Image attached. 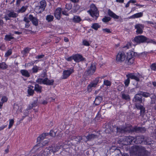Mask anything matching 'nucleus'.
Wrapping results in <instances>:
<instances>
[{"instance_id":"nucleus-47","label":"nucleus","mask_w":156,"mask_h":156,"mask_svg":"<svg viewBox=\"0 0 156 156\" xmlns=\"http://www.w3.org/2000/svg\"><path fill=\"white\" fill-rule=\"evenodd\" d=\"M12 53V50L11 49H9L5 53V57H8L11 55Z\"/></svg>"},{"instance_id":"nucleus-27","label":"nucleus","mask_w":156,"mask_h":156,"mask_svg":"<svg viewBox=\"0 0 156 156\" xmlns=\"http://www.w3.org/2000/svg\"><path fill=\"white\" fill-rule=\"evenodd\" d=\"M9 13L7 14V15L9 17L11 18H16L18 16V14L15 13L13 11H9Z\"/></svg>"},{"instance_id":"nucleus-28","label":"nucleus","mask_w":156,"mask_h":156,"mask_svg":"<svg viewBox=\"0 0 156 156\" xmlns=\"http://www.w3.org/2000/svg\"><path fill=\"white\" fill-rule=\"evenodd\" d=\"M143 15V13L142 12H140L136 14H135L129 17V19L135 18H139L142 16Z\"/></svg>"},{"instance_id":"nucleus-62","label":"nucleus","mask_w":156,"mask_h":156,"mask_svg":"<svg viewBox=\"0 0 156 156\" xmlns=\"http://www.w3.org/2000/svg\"><path fill=\"white\" fill-rule=\"evenodd\" d=\"M102 30L104 32H106L107 33H110L111 32L110 29L107 28L103 29H102Z\"/></svg>"},{"instance_id":"nucleus-50","label":"nucleus","mask_w":156,"mask_h":156,"mask_svg":"<svg viewBox=\"0 0 156 156\" xmlns=\"http://www.w3.org/2000/svg\"><path fill=\"white\" fill-rule=\"evenodd\" d=\"M100 78V77H98L95 78V80H94L93 82L95 83L96 85L98 84V83L100 82V81L99 79Z\"/></svg>"},{"instance_id":"nucleus-7","label":"nucleus","mask_w":156,"mask_h":156,"mask_svg":"<svg viewBox=\"0 0 156 156\" xmlns=\"http://www.w3.org/2000/svg\"><path fill=\"white\" fill-rule=\"evenodd\" d=\"M96 67L94 63L91 64L90 66L88 67L86 71V75L87 76H91L95 72Z\"/></svg>"},{"instance_id":"nucleus-42","label":"nucleus","mask_w":156,"mask_h":156,"mask_svg":"<svg viewBox=\"0 0 156 156\" xmlns=\"http://www.w3.org/2000/svg\"><path fill=\"white\" fill-rule=\"evenodd\" d=\"M111 18L110 17L105 16L102 20V21L104 23H106L109 22L111 20Z\"/></svg>"},{"instance_id":"nucleus-55","label":"nucleus","mask_w":156,"mask_h":156,"mask_svg":"<svg viewBox=\"0 0 156 156\" xmlns=\"http://www.w3.org/2000/svg\"><path fill=\"white\" fill-rule=\"evenodd\" d=\"M28 93L30 95H32L34 93V90L33 89H28L27 90Z\"/></svg>"},{"instance_id":"nucleus-35","label":"nucleus","mask_w":156,"mask_h":156,"mask_svg":"<svg viewBox=\"0 0 156 156\" xmlns=\"http://www.w3.org/2000/svg\"><path fill=\"white\" fill-rule=\"evenodd\" d=\"M46 5V2L45 0H42L40 2L39 5L43 9H45Z\"/></svg>"},{"instance_id":"nucleus-13","label":"nucleus","mask_w":156,"mask_h":156,"mask_svg":"<svg viewBox=\"0 0 156 156\" xmlns=\"http://www.w3.org/2000/svg\"><path fill=\"white\" fill-rule=\"evenodd\" d=\"M29 18L34 25L36 27L38 26L39 20L37 17L33 16L31 14H30L29 15Z\"/></svg>"},{"instance_id":"nucleus-8","label":"nucleus","mask_w":156,"mask_h":156,"mask_svg":"<svg viewBox=\"0 0 156 156\" xmlns=\"http://www.w3.org/2000/svg\"><path fill=\"white\" fill-rule=\"evenodd\" d=\"M135 137L131 136H126L123 139L124 144L125 145L131 144L133 142L134 143Z\"/></svg>"},{"instance_id":"nucleus-20","label":"nucleus","mask_w":156,"mask_h":156,"mask_svg":"<svg viewBox=\"0 0 156 156\" xmlns=\"http://www.w3.org/2000/svg\"><path fill=\"white\" fill-rule=\"evenodd\" d=\"M48 133H44L42 134L41 135H40L37 138V141L38 142H40L42 140H43L45 138V137L47 136L48 135ZM41 144L40 143H39L37 145L35 146V147L40 146Z\"/></svg>"},{"instance_id":"nucleus-14","label":"nucleus","mask_w":156,"mask_h":156,"mask_svg":"<svg viewBox=\"0 0 156 156\" xmlns=\"http://www.w3.org/2000/svg\"><path fill=\"white\" fill-rule=\"evenodd\" d=\"M145 137L143 135L136 136L135 138L134 143L137 144H141L144 141Z\"/></svg>"},{"instance_id":"nucleus-58","label":"nucleus","mask_w":156,"mask_h":156,"mask_svg":"<svg viewBox=\"0 0 156 156\" xmlns=\"http://www.w3.org/2000/svg\"><path fill=\"white\" fill-rule=\"evenodd\" d=\"M49 135L51 136L54 137L56 135V133L53 130H51L50 131L49 133Z\"/></svg>"},{"instance_id":"nucleus-31","label":"nucleus","mask_w":156,"mask_h":156,"mask_svg":"<svg viewBox=\"0 0 156 156\" xmlns=\"http://www.w3.org/2000/svg\"><path fill=\"white\" fill-rule=\"evenodd\" d=\"M97 85L93 82H91L89 84L87 87V90L88 92H91L92 90V87H96Z\"/></svg>"},{"instance_id":"nucleus-17","label":"nucleus","mask_w":156,"mask_h":156,"mask_svg":"<svg viewBox=\"0 0 156 156\" xmlns=\"http://www.w3.org/2000/svg\"><path fill=\"white\" fill-rule=\"evenodd\" d=\"M135 52L133 51H130L128 53V65H131L133 63V58Z\"/></svg>"},{"instance_id":"nucleus-10","label":"nucleus","mask_w":156,"mask_h":156,"mask_svg":"<svg viewBox=\"0 0 156 156\" xmlns=\"http://www.w3.org/2000/svg\"><path fill=\"white\" fill-rule=\"evenodd\" d=\"M134 27L136 29V33L137 34H141L143 33L144 27L143 24L140 23L137 24L135 25Z\"/></svg>"},{"instance_id":"nucleus-26","label":"nucleus","mask_w":156,"mask_h":156,"mask_svg":"<svg viewBox=\"0 0 156 156\" xmlns=\"http://www.w3.org/2000/svg\"><path fill=\"white\" fill-rule=\"evenodd\" d=\"M20 72L22 76L26 77H29L30 76V75L29 73L27 70H21L20 71Z\"/></svg>"},{"instance_id":"nucleus-32","label":"nucleus","mask_w":156,"mask_h":156,"mask_svg":"<svg viewBox=\"0 0 156 156\" xmlns=\"http://www.w3.org/2000/svg\"><path fill=\"white\" fill-rule=\"evenodd\" d=\"M60 149V148L59 146L57 145H54L52 146V148L50 150V151L54 153L58 151Z\"/></svg>"},{"instance_id":"nucleus-34","label":"nucleus","mask_w":156,"mask_h":156,"mask_svg":"<svg viewBox=\"0 0 156 156\" xmlns=\"http://www.w3.org/2000/svg\"><path fill=\"white\" fill-rule=\"evenodd\" d=\"M41 68L39 67H38L37 66H34L32 68V73H37L39 70H41Z\"/></svg>"},{"instance_id":"nucleus-61","label":"nucleus","mask_w":156,"mask_h":156,"mask_svg":"<svg viewBox=\"0 0 156 156\" xmlns=\"http://www.w3.org/2000/svg\"><path fill=\"white\" fill-rule=\"evenodd\" d=\"M145 112V108L143 106L140 110V113L141 115L144 114Z\"/></svg>"},{"instance_id":"nucleus-16","label":"nucleus","mask_w":156,"mask_h":156,"mask_svg":"<svg viewBox=\"0 0 156 156\" xmlns=\"http://www.w3.org/2000/svg\"><path fill=\"white\" fill-rule=\"evenodd\" d=\"M74 61L76 62H80L85 60V58L80 54H76L74 55Z\"/></svg>"},{"instance_id":"nucleus-49","label":"nucleus","mask_w":156,"mask_h":156,"mask_svg":"<svg viewBox=\"0 0 156 156\" xmlns=\"http://www.w3.org/2000/svg\"><path fill=\"white\" fill-rule=\"evenodd\" d=\"M130 83V79L127 78L126 80H125L124 84L125 86L126 87H128Z\"/></svg>"},{"instance_id":"nucleus-29","label":"nucleus","mask_w":156,"mask_h":156,"mask_svg":"<svg viewBox=\"0 0 156 156\" xmlns=\"http://www.w3.org/2000/svg\"><path fill=\"white\" fill-rule=\"evenodd\" d=\"M42 87L40 86L38 84H35L34 87V90L38 93H41V92Z\"/></svg>"},{"instance_id":"nucleus-45","label":"nucleus","mask_w":156,"mask_h":156,"mask_svg":"<svg viewBox=\"0 0 156 156\" xmlns=\"http://www.w3.org/2000/svg\"><path fill=\"white\" fill-rule=\"evenodd\" d=\"M74 55H72L70 56H69L68 58H65V59L68 62H71L73 60H74Z\"/></svg>"},{"instance_id":"nucleus-18","label":"nucleus","mask_w":156,"mask_h":156,"mask_svg":"<svg viewBox=\"0 0 156 156\" xmlns=\"http://www.w3.org/2000/svg\"><path fill=\"white\" fill-rule=\"evenodd\" d=\"M62 8L58 7L57 8L54 13V15L55 18L59 20L61 18V15L62 12Z\"/></svg>"},{"instance_id":"nucleus-36","label":"nucleus","mask_w":156,"mask_h":156,"mask_svg":"<svg viewBox=\"0 0 156 156\" xmlns=\"http://www.w3.org/2000/svg\"><path fill=\"white\" fill-rule=\"evenodd\" d=\"M8 67V65L5 62L0 63V70H5Z\"/></svg>"},{"instance_id":"nucleus-9","label":"nucleus","mask_w":156,"mask_h":156,"mask_svg":"<svg viewBox=\"0 0 156 156\" xmlns=\"http://www.w3.org/2000/svg\"><path fill=\"white\" fill-rule=\"evenodd\" d=\"M125 58V55L123 51H120L116 55V61L118 62H121L123 61Z\"/></svg>"},{"instance_id":"nucleus-23","label":"nucleus","mask_w":156,"mask_h":156,"mask_svg":"<svg viewBox=\"0 0 156 156\" xmlns=\"http://www.w3.org/2000/svg\"><path fill=\"white\" fill-rule=\"evenodd\" d=\"M113 149L115 150V151L118 153V154L116 155V156H129L128 154L123 153L122 154L119 149L117 148V147H112Z\"/></svg>"},{"instance_id":"nucleus-60","label":"nucleus","mask_w":156,"mask_h":156,"mask_svg":"<svg viewBox=\"0 0 156 156\" xmlns=\"http://www.w3.org/2000/svg\"><path fill=\"white\" fill-rule=\"evenodd\" d=\"M23 21L26 23H29L30 20H29V17L28 18L27 17H24L23 18Z\"/></svg>"},{"instance_id":"nucleus-21","label":"nucleus","mask_w":156,"mask_h":156,"mask_svg":"<svg viewBox=\"0 0 156 156\" xmlns=\"http://www.w3.org/2000/svg\"><path fill=\"white\" fill-rule=\"evenodd\" d=\"M99 136V134H88L87 136H85L87 141H90L98 138Z\"/></svg>"},{"instance_id":"nucleus-46","label":"nucleus","mask_w":156,"mask_h":156,"mask_svg":"<svg viewBox=\"0 0 156 156\" xmlns=\"http://www.w3.org/2000/svg\"><path fill=\"white\" fill-rule=\"evenodd\" d=\"M27 9V8L24 6H23L19 10V11H18V12H21L23 13L25 12L26 10Z\"/></svg>"},{"instance_id":"nucleus-51","label":"nucleus","mask_w":156,"mask_h":156,"mask_svg":"<svg viewBox=\"0 0 156 156\" xmlns=\"http://www.w3.org/2000/svg\"><path fill=\"white\" fill-rule=\"evenodd\" d=\"M140 104H135L136 108L139 110H140L143 106V105H140Z\"/></svg>"},{"instance_id":"nucleus-64","label":"nucleus","mask_w":156,"mask_h":156,"mask_svg":"<svg viewBox=\"0 0 156 156\" xmlns=\"http://www.w3.org/2000/svg\"><path fill=\"white\" fill-rule=\"evenodd\" d=\"M131 47V43L130 42H128L126 46L125 47V48H127L128 49L130 47Z\"/></svg>"},{"instance_id":"nucleus-44","label":"nucleus","mask_w":156,"mask_h":156,"mask_svg":"<svg viewBox=\"0 0 156 156\" xmlns=\"http://www.w3.org/2000/svg\"><path fill=\"white\" fill-rule=\"evenodd\" d=\"M72 7V5L71 3L66 4V8L68 10H69Z\"/></svg>"},{"instance_id":"nucleus-59","label":"nucleus","mask_w":156,"mask_h":156,"mask_svg":"<svg viewBox=\"0 0 156 156\" xmlns=\"http://www.w3.org/2000/svg\"><path fill=\"white\" fill-rule=\"evenodd\" d=\"M44 55L43 54H42L41 55L36 56L35 57V58L36 59H39L43 58L44 57Z\"/></svg>"},{"instance_id":"nucleus-4","label":"nucleus","mask_w":156,"mask_h":156,"mask_svg":"<svg viewBox=\"0 0 156 156\" xmlns=\"http://www.w3.org/2000/svg\"><path fill=\"white\" fill-rule=\"evenodd\" d=\"M88 12L92 17L94 18L95 20H97L99 16V12L94 4H92L91 5L90 10H88Z\"/></svg>"},{"instance_id":"nucleus-57","label":"nucleus","mask_w":156,"mask_h":156,"mask_svg":"<svg viewBox=\"0 0 156 156\" xmlns=\"http://www.w3.org/2000/svg\"><path fill=\"white\" fill-rule=\"evenodd\" d=\"M38 103L39 104H41L43 105H45L47 104V102L46 100H39L38 101Z\"/></svg>"},{"instance_id":"nucleus-56","label":"nucleus","mask_w":156,"mask_h":156,"mask_svg":"<svg viewBox=\"0 0 156 156\" xmlns=\"http://www.w3.org/2000/svg\"><path fill=\"white\" fill-rule=\"evenodd\" d=\"M30 50V49L29 48H25L23 51V53L24 54H25L26 53H28Z\"/></svg>"},{"instance_id":"nucleus-40","label":"nucleus","mask_w":156,"mask_h":156,"mask_svg":"<svg viewBox=\"0 0 156 156\" xmlns=\"http://www.w3.org/2000/svg\"><path fill=\"white\" fill-rule=\"evenodd\" d=\"M35 9L37 11V12L39 13H41L44 10L39 5L36 6Z\"/></svg>"},{"instance_id":"nucleus-2","label":"nucleus","mask_w":156,"mask_h":156,"mask_svg":"<svg viewBox=\"0 0 156 156\" xmlns=\"http://www.w3.org/2000/svg\"><path fill=\"white\" fill-rule=\"evenodd\" d=\"M133 41L137 44L147 43H151L156 44V42L154 40L150 39L143 35H139L136 36L133 40Z\"/></svg>"},{"instance_id":"nucleus-5","label":"nucleus","mask_w":156,"mask_h":156,"mask_svg":"<svg viewBox=\"0 0 156 156\" xmlns=\"http://www.w3.org/2000/svg\"><path fill=\"white\" fill-rule=\"evenodd\" d=\"M142 146L141 145L133 146L130 150V153L135 155H140Z\"/></svg>"},{"instance_id":"nucleus-52","label":"nucleus","mask_w":156,"mask_h":156,"mask_svg":"<svg viewBox=\"0 0 156 156\" xmlns=\"http://www.w3.org/2000/svg\"><path fill=\"white\" fill-rule=\"evenodd\" d=\"M38 98H37L36 100H34L33 103L31 104L33 105L34 107H35L37 106L38 104Z\"/></svg>"},{"instance_id":"nucleus-22","label":"nucleus","mask_w":156,"mask_h":156,"mask_svg":"<svg viewBox=\"0 0 156 156\" xmlns=\"http://www.w3.org/2000/svg\"><path fill=\"white\" fill-rule=\"evenodd\" d=\"M139 155L141 156H150L151 153L150 152L146 150L144 147H142Z\"/></svg>"},{"instance_id":"nucleus-30","label":"nucleus","mask_w":156,"mask_h":156,"mask_svg":"<svg viewBox=\"0 0 156 156\" xmlns=\"http://www.w3.org/2000/svg\"><path fill=\"white\" fill-rule=\"evenodd\" d=\"M122 98L123 99L127 101H129L130 100V97L129 94H125L122 92Z\"/></svg>"},{"instance_id":"nucleus-48","label":"nucleus","mask_w":156,"mask_h":156,"mask_svg":"<svg viewBox=\"0 0 156 156\" xmlns=\"http://www.w3.org/2000/svg\"><path fill=\"white\" fill-rule=\"evenodd\" d=\"M14 122V121L13 119H11L9 120V124L8 127V129H10L12 126Z\"/></svg>"},{"instance_id":"nucleus-3","label":"nucleus","mask_w":156,"mask_h":156,"mask_svg":"<svg viewBox=\"0 0 156 156\" xmlns=\"http://www.w3.org/2000/svg\"><path fill=\"white\" fill-rule=\"evenodd\" d=\"M36 82L40 84H44L46 85H52L53 84L54 80L53 79L49 80L47 77L44 79L38 78L36 80Z\"/></svg>"},{"instance_id":"nucleus-19","label":"nucleus","mask_w":156,"mask_h":156,"mask_svg":"<svg viewBox=\"0 0 156 156\" xmlns=\"http://www.w3.org/2000/svg\"><path fill=\"white\" fill-rule=\"evenodd\" d=\"M140 75L139 76H136L135 74L134 73H129L128 74L126 75V77L127 78L130 79H133L136 80L137 81H139L140 80L139 77Z\"/></svg>"},{"instance_id":"nucleus-41","label":"nucleus","mask_w":156,"mask_h":156,"mask_svg":"<svg viewBox=\"0 0 156 156\" xmlns=\"http://www.w3.org/2000/svg\"><path fill=\"white\" fill-rule=\"evenodd\" d=\"M144 141L145 144L149 145L151 144L150 139L148 137H145V139Z\"/></svg>"},{"instance_id":"nucleus-54","label":"nucleus","mask_w":156,"mask_h":156,"mask_svg":"<svg viewBox=\"0 0 156 156\" xmlns=\"http://www.w3.org/2000/svg\"><path fill=\"white\" fill-rule=\"evenodd\" d=\"M151 68L152 70L156 71V63H153L151 66Z\"/></svg>"},{"instance_id":"nucleus-63","label":"nucleus","mask_w":156,"mask_h":156,"mask_svg":"<svg viewBox=\"0 0 156 156\" xmlns=\"http://www.w3.org/2000/svg\"><path fill=\"white\" fill-rule=\"evenodd\" d=\"M131 47V43L130 42H128L126 46L125 47V48H127L128 49L130 47Z\"/></svg>"},{"instance_id":"nucleus-33","label":"nucleus","mask_w":156,"mask_h":156,"mask_svg":"<svg viewBox=\"0 0 156 156\" xmlns=\"http://www.w3.org/2000/svg\"><path fill=\"white\" fill-rule=\"evenodd\" d=\"M82 20L80 17L78 16H74L73 19V21L75 23H79Z\"/></svg>"},{"instance_id":"nucleus-53","label":"nucleus","mask_w":156,"mask_h":156,"mask_svg":"<svg viewBox=\"0 0 156 156\" xmlns=\"http://www.w3.org/2000/svg\"><path fill=\"white\" fill-rule=\"evenodd\" d=\"M8 100L7 98L5 96H3L1 100V101H2V102L3 103H4L5 102H6Z\"/></svg>"},{"instance_id":"nucleus-43","label":"nucleus","mask_w":156,"mask_h":156,"mask_svg":"<svg viewBox=\"0 0 156 156\" xmlns=\"http://www.w3.org/2000/svg\"><path fill=\"white\" fill-rule=\"evenodd\" d=\"M104 84L107 86H110L111 85V82L108 80H105L104 81Z\"/></svg>"},{"instance_id":"nucleus-15","label":"nucleus","mask_w":156,"mask_h":156,"mask_svg":"<svg viewBox=\"0 0 156 156\" xmlns=\"http://www.w3.org/2000/svg\"><path fill=\"white\" fill-rule=\"evenodd\" d=\"M108 14L109 16L113 18L114 19H118L119 18V16L117 15L110 9H109L108 10ZM119 21L121 22H122L123 21V20L121 17H120Z\"/></svg>"},{"instance_id":"nucleus-25","label":"nucleus","mask_w":156,"mask_h":156,"mask_svg":"<svg viewBox=\"0 0 156 156\" xmlns=\"http://www.w3.org/2000/svg\"><path fill=\"white\" fill-rule=\"evenodd\" d=\"M13 34H6L5 36L4 39L6 41H10L14 39V37L13 36Z\"/></svg>"},{"instance_id":"nucleus-37","label":"nucleus","mask_w":156,"mask_h":156,"mask_svg":"<svg viewBox=\"0 0 156 156\" xmlns=\"http://www.w3.org/2000/svg\"><path fill=\"white\" fill-rule=\"evenodd\" d=\"M139 91L140 93V94H141V96H143L144 97L147 98L150 97L151 95V94L148 92H144L141 91Z\"/></svg>"},{"instance_id":"nucleus-11","label":"nucleus","mask_w":156,"mask_h":156,"mask_svg":"<svg viewBox=\"0 0 156 156\" xmlns=\"http://www.w3.org/2000/svg\"><path fill=\"white\" fill-rule=\"evenodd\" d=\"M146 131V129L144 127L137 126H133V133L134 132L144 133Z\"/></svg>"},{"instance_id":"nucleus-38","label":"nucleus","mask_w":156,"mask_h":156,"mask_svg":"<svg viewBox=\"0 0 156 156\" xmlns=\"http://www.w3.org/2000/svg\"><path fill=\"white\" fill-rule=\"evenodd\" d=\"M54 19V17L53 16L49 15L46 16V20L48 22H50L52 21Z\"/></svg>"},{"instance_id":"nucleus-39","label":"nucleus","mask_w":156,"mask_h":156,"mask_svg":"<svg viewBox=\"0 0 156 156\" xmlns=\"http://www.w3.org/2000/svg\"><path fill=\"white\" fill-rule=\"evenodd\" d=\"M101 26L98 23H94L92 24L91 27L95 30H97L98 28H100Z\"/></svg>"},{"instance_id":"nucleus-12","label":"nucleus","mask_w":156,"mask_h":156,"mask_svg":"<svg viewBox=\"0 0 156 156\" xmlns=\"http://www.w3.org/2000/svg\"><path fill=\"white\" fill-rule=\"evenodd\" d=\"M74 72L73 69L70 68L69 69L65 70L63 71V79H66L68 78Z\"/></svg>"},{"instance_id":"nucleus-24","label":"nucleus","mask_w":156,"mask_h":156,"mask_svg":"<svg viewBox=\"0 0 156 156\" xmlns=\"http://www.w3.org/2000/svg\"><path fill=\"white\" fill-rule=\"evenodd\" d=\"M103 100L102 97L98 96L96 98L94 102L95 105L97 106L99 105Z\"/></svg>"},{"instance_id":"nucleus-6","label":"nucleus","mask_w":156,"mask_h":156,"mask_svg":"<svg viewBox=\"0 0 156 156\" xmlns=\"http://www.w3.org/2000/svg\"><path fill=\"white\" fill-rule=\"evenodd\" d=\"M133 101L135 104H141L144 102V98L143 99L141 95L140 94L139 91L135 94L133 100Z\"/></svg>"},{"instance_id":"nucleus-1","label":"nucleus","mask_w":156,"mask_h":156,"mask_svg":"<svg viewBox=\"0 0 156 156\" xmlns=\"http://www.w3.org/2000/svg\"><path fill=\"white\" fill-rule=\"evenodd\" d=\"M116 129L117 133L119 134L133 133V126L130 124L117 126Z\"/></svg>"}]
</instances>
